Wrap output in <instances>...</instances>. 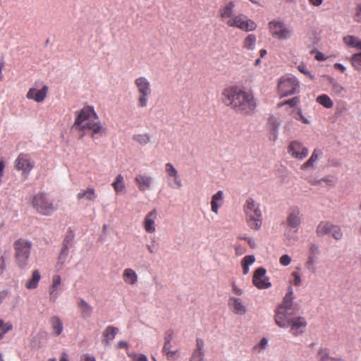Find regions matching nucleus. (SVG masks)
I'll return each instance as SVG.
<instances>
[{
  "instance_id": "nucleus-1",
  "label": "nucleus",
  "mask_w": 361,
  "mask_h": 361,
  "mask_svg": "<svg viewBox=\"0 0 361 361\" xmlns=\"http://www.w3.org/2000/svg\"><path fill=\"white\" fill-rule=\"evenodd\" d=\"M222 103L237 114L249 115L257 108V101L251 91L237 85L224 88L221 93Z\"/></svg>"
},
{
  "instance_id": "nucleus-2",
  "label": "nucleus",
  "mask_w": 361,
  "mask_h": 361,
  "mask_svg": "<svg viewBox=\"0 0 361 361\" xmlns=\"http://www.w3.org/2000/svg\"><path fill=\"white\" fill-rule=\"evenodd\" d=\"M73 126L80 130L90 131L92 138L105 132V128L100 123L94 108L90 106H84L78 112Z\"/></svg>"
},
{
  "instance_id": "nucleus-3",
  "label": "nucleus",
  "mask_w": 361,
  "mask_h": 361,
  "mask_svg": "<svg viewBox=\"0 0 361 361\" xmlns=\"http://www.w3.org/2000/svg\"><path fill=\"white\" fill-rule=\"evenodd\" d=\"M295 310L293 308V291L289 288L286 294L283 302L275 311L274 322L280 328H288L291 319H293Z\"/></svg>"
},
{
  "instance_id": "nucleus-4",
  "label": "nucleus",
  "mask_w": 361,
  "mask_h": 361,
  "mask_svg": "<svg viewBox=\"0 0 361 361\" xmlns=\"http://www.w3.org/2000/svg\"><path fill=\"white\" fill-rule=\"evenodd\" d=\"M243 212L248 227L252 230L259 231L263 223L260 204L252 197H248L243 204Z\"/></svg>"
},
{
  "instance_id": "nucleus-5",
  "label": "nucleus",
  "mask_w": 361,
  "mask_h": 361,
  "mask_svg": "<svg viewBox=\"0 0 361 361\" xmlns=\"http://www.w3.org/2000/svg\"><path fill=\"white\" fill-rule=\"evenodd\" d=\"M13 247L18 267L21 269H25L28 264L32 243L25 240L19 239L14 243Z\"/></svg>"
},
{
  "instance_id": "nucleus-6",
  "label": "nucleus",
  "mask_w": 361,
  "mask_h": 361,
  "mask_svg": "<svg viewBox=\"0 0 361 361\" xmlns=\"http://www.w3.org/2000/svg\"><path fill=\"white\" fill-rule=\"evenodd\" d=\"M268 29L271 35L279 40L290 39L293 33L292 28L283 21L273 20L268 23Z\"/></svg>"
},
{
  "instance_id": "nucleus-7",
  "label": "nucleus",
  "mask_w": 361,
  "mask_h": 361,
  "mask_svg": "<svg viewBox=\"0 0 361 361\" xmlns=\"http://www.w3.org/2000/svg\"><path fill=\"white\" fill-rule=\"evenodd\" d=\"M135 85L138 92L137 106L145 108L147 106L148 100L152 94L151 84L145 77H140L135 79Z\"/></svg>"
},
{
  "instance_id": "nucleus-8",
  "label": "nucleus",
  "mask_w": 361,
  "mask_h": 361,
  "mask_svg": "<svg viewBox=\"0 0 361 361\" xmlns=\"http://www.w3.org/2000/svg\"><path fill=\"white\" fill-rule=\"evenodd\" d=\"M32 205L39 214L44 216H49L55 211L53 202L42 192L33 196Z\"/></svg>"
},
{
  "instance_id": "nucleus-9",
  "label": "nucleus",
  "mask_w": 361,
  "mask_h": 361,
  "mask_svg": "<svg viewBox=\"0 0 361 361\" xmlns=\"http://www.w3.org/2000/svg\"><path fill=\"white\" fill-rule=\"evenodd\" d=\"M298 80L291 75L281 77L278 82V91L281 97H286L297 92L299 90Z\"/></svg>"
},
{
  "instance_id": "nucleus-10",
  "label": "nucleus",
  "mask_w": 361,
  "mask_h": 361,
  "mask_svg": "<svg viewBox=\"0 0 361 361\" xmlns=\"http://www.w3.org/2000/svg\"><path fill=\"white\" fill-rule=\"evenodd\" d=\"M316 234L318 237L331 235L334 239L338 240L343 238V232L339 226L333 224L328 221H322L316 228Z\"/></svg>"
},
{
  "instance_id": "nucleus-11",
  "label": "nucleus",
  "mask_w": 361,
  "mask_h": 361,
  "mask_svg": "<svg viewBox=\"0 0 361 361\" xmlns=\"http://www.w3.org/2000/svg\"><path fill=\"white\" fill-rule=\"evenodd\" d=\"M228 27L238 28L245 32L254 31L257 29L256 23L243 14L236 15Z\"/></svg>"
},
{
  "instance_id": "nucleus-12",
  "label": "nucleus",
  "mask_w": 361,
  "mask_h": 361,
  "mask_svg": "<svg viewBox=\"0 0 361 361\" xmlns=\"http://www.w3.org/2000/svg\"><path fill=\"white\" fill-rule=\"evenodd\" d=\"M288 153L294 159L303 160L309 154V149L302 143L297 141H291L287 147Z\"/></svg>"
},
{
  "instance_id": "nucleus-13",
  "label": "nucleus",
  "mask_w": 361,
  "mask_h": 361,
  "mask_svg": "<svg viewBox=\"0 0 361 361\" xmlns=\"http://www.w3.org/2000/svg\"><path fill=\"white\" fill-rule=\"evenodd\" d=\"M307 322L303 317H295L288 324L289 332L293 336H298L302 334L306 329Z\"/></svg>"
},
{
  "instance_id": "nucleus-14",
  "label": "nucleus",
  "mask_w": 361,
  "mask_h": 361,
  "mask_svg": "<svg viewBox=\"0 0 361 361\" xmlns=\"http://www.w3.org/2000/svg\"><path fill=\"white\" fill-rule=\"evenodd\" d=\"M266 269L263 267L257 268L254 272L252 283L259 289L268 288L271 286L266 276Z\"/></svg>"
},
{
  "instance_id": "nucleus-15",
  "label": "nucleus",
  "mask_w": 361,
  "mask_h": 361,
  "mask_svg": "<svg viewBox=\"0 0 361 361\" xmlns=\"http://www.w3.org/2000/svg\"><path fill=\"white\" fill-rule=\"evenodd\" d=\"M15 167L24 173H28L34 167V162L29 154L21 153L15 161Z\"/></svg>"
},
{
  "instance_id": "nucleus-16",
  "label": "nucleus",
  "mask_w": 361,
  "mask_h": 361,
  "mask_svg": "<svg viewBox=\"0 0 361 361\" xmlns=\"http://www.w3.org/2000/svg\"><path fill=\"white\" fill-rule=\"evenodd\" d=\"M235 6V4L233 1H229L225 5L221 6L219 10V14L221 20L226 23L228 26L229 25L231 21H232L234 17L236 16L233 13Z\"/></svg>"
},
{
  "instance_id": "nucleus-17",
  "label": "nucleus",
  "mask_w": 361,
  "mask_h": 361,
  "mask_svg": "<svg viewBox=\"0 0 361 361\" xmlns=\"http://www.w3.org/2000/svg\"><path fill=\"white\" fill-rule=\"evenodd\" d=\"M134 182L138 190L143 192L152 188L153 179L147 173H138L135 176Z\"/></svg>"
},
{
  "instance_id": "nucleus-18",
  "label": "nucleus",
  "mask_w": 361,
  "mask_h": 361,
  "mask_svg": "<svg viewBox=\"0 0 361 361\" xmlns=\"http://www.w3.org/2000/svg\"><path fill=\"white\" fill-rule=\"evenodd\" d=\"M229 309L235 314L244 315L247 312V307L242 299L235 297H231L228 300Z\"/></svg>"
},
{
  "instance_id": "nucleus-19",
  "label": "nucleus",
  "mask_w": 361,
  "mask_h": 361,
  "mask_svg": "<svg viewBox=\"0 0 361 361\" xmlns=\"http://www.w3.org/2000/svg\"><path fill=\"white\" fill-rule=\"evenodd\" d=\"M48 90L49 88L46 85L43 86L40 90L30 88L26 94V97L28 99H32L36 102L41 103L44 102L47 97Z\"/></svg>"
},
{
  "instance_id": "nucleus-20",
  "label": "nucleus",
  "mask_w": 361,
  "mask_h": 361,
  "mask_svg": "<svg viewBox=\"0 0 361 361\" xmlns=\"http://www.w3.org/2000/svg\"><path fill=\"white\" fill-rule=\"evenodd\" d=\"M62 279L60 275L55 274L52 276L51 285L49 287L50 300L55 302L58 298L59 293L61 290Z\"/></svg>"
},
{
  "instance_id": "nucleus-21",
  "label": "nucleus",
  "mask_w": 361,
  "mask_h": 361,
  "mask_svg": "<svg viewBox=\"0 0 361 361\" xmlns=\"http://www.w3.org/2000/svg\"><path fill=\"white\" fill-rule=\"evenodd\" d=\"M287 224L290 228L298 229L301 224V216L298 207L291 208L287 216Z\"/></svg>"
},
{
  "instance_id": "nucleus-22",
  "label": "nucleus",
  "mask_w": 361,
  "mask_h": 361,
  "mask_svg": "<svg viewBox=\"0 0 361 361\" xmlns=\"http://www.w3.org/2000/svg\"><path fill=\"white\" fill-rule=\"evenodd\" d=\"M157 218L156 209L149 212L145 217L143 226L145 231L148 233H154L156 231L155 221Z\"/></svg>"
},
{
  "instance_id": "nucleus-23",
  "label": "nucleus",
  "mask_w": 361,
  "mask_h": 361,
  "mask_svg": "<svg viewBox=\"0 0 361 361\" xmlns=\"http://www.w3.org/2000/svg\"><path fill=\"white\" fill-rule=\"evenodd\" d=\"M322 151L320 149H314L308 160L301 165L300 169L305 171L309 169H313L314 167V164L322 157Z\"/></svg>"
},
{
  "instance_id": "nucleus-24",
  "label": "nucleus",
  "mask_w": 361,
  "mask_h": 361,
  "mask_svg": "<svg viewBox=\"0 0 361 361\" xmlns=\"http://www.w3.org/2000/svg\"><path fill=\"white\" fill-rule=\"evenodd\" d=\"M165 169L166 172L167 173L168 176L173 179L176 186L178 188H180L182 186V183L178 177V171L176 169L171 163L166 164Z\"/></svg>"
},
{
  "instance_id": "nucleus-25",
  "label": "nucleus",
  "mask_w": 361,
  "mask_h": 361,
  "mask_svg": "<svg viewBox=\"0 0 361 361\" xmlns=\"http://www.w3.org/2000/svg\"><path fill=\"white\" fill-rule=\"evenodd\" d=\"M223 199L224 192L221 190L218 191L212 196L211 201V209L215 214H218L219 209L222 205Z\"/></svg>"
},
{
  "instance_id": "nucleus-26",
  "label": "nucleus",
  "mask_w": 361,
  "mask_h": 361,
  "mask_svg": "<svg viewBox=\"0 0 361 361\" xmlns=\"http://www.w3.org/2000/svg\"><path fill=\"white\" fill-rule=\"evenodd\" d=\"M123 279L125 283L129 285H134L137 281V275L133 269L127 268L123 271Z\"/></svg>"
},
{
  "instance_id": "nucleus-27",
  "label": "nucleus",
  "mask_w": 361,
  "mask_h": 361,
  "mask_svg": "<svg viewBox=\"0 0 361 361\" xmlns=\"http://www.w3.org/2000/svg\"><path fill=\"white\" fill-rule=\"evenodd\" d=\"M49 323L51 324L54 335L56 336H59L63 329V323L61 319L58 317L54 316L50 319Z\"/></svg>"
},
{
  "instance_id": "nucleus-28",
  "label": "nucleus",
  "mask_w": 361,
  "mask_h": 361,
  "mask_svg": "<svg viewBox=\"0 0 361 361\" xmlns=\"http://www.w3.org/2000/svg\"><path fill=\"white\" fill-rule=\"evenodd\" d=\"M96 198L97 194L93 188H87L86 190H82L77 194V199L78 200L85 199L89 201H94Z\"/></svg>"
},
{
  "instance_id": "nucleus-29",
  "label": "nucleus",
  "mask_w": 361,
  "mask_h": 361,
  "mask_svg": "<svg viewBox=\"0 0 361 361\" xmlns=\"http://www.w3.org/2000/svg\"><path fill=\"white\" fill-rule=\"evenodd\" d=\"M118 333V329L113 326H108L103 332V336L104 338V343L108 345L110 341H113L116 335Z\"/></svg>"
},
{
  "instance_id": "nucleus-30",
  "label": "nucleus",
  "mask_w": 361,
  "mask_h": 361,
  "mask_svg": "<svg viewBox=\"0 0 361 361\" xmlns=\"http://www.w3.org/2000/svg\"><path fill=\"white\" fill-rule=\"evenodd\" d=\"M41 275L39 271L36 269L34 270L32 273L31 278L26 282L25 287L27 289H35L37 286L38 283L40 281Z\"/></svg>"
},
{
  "instance_id": "nucleus-31",
  "label": "nucleus",
  "mask_w": 361,
  "mask_h": 361,
  "mask_svg": "<svg viewBox=\"0 0 361 361\" xmlns=\"http://www.w3.org/2000/svg\"><path fill=\"white\" fill-rule=\"evenodd\" d=\"M78 306L80 310L81 316L82 318L86 319L90 317L92 312V307L83 299L79 300L78 302Z\"/></svg>"
},
{
  "instance_id": "nucleus-32",
  "label": "nucleus",
  "mask_w": 361,
  "mask_h": 361,
  "mask_svg": "<svg viewBox=\"0 0 361 361\" xmlns=\"http://www.w3.org/2000/svg\"><path fill=\"white\" fill-rule=\"evenodd\" d=\"M343 42L348 47L361 50V39L353 35H347L343 37Z\"/></svg>"
},
{
  "instance_id": "nucleus-33",
  "label": "nucleus",
  "mask_w": 361,
  "mask_h": 361,
  "mask_svg": "<svg viewBox=\"0 0 361 361\" xmlns=\"http://www.w3.org/2000/svg\"><path fill=\"white\" fill-rule=\"evenodd\" d=\"M112 187L114 188L116 193H121L125 191L126 185L124 178L121 174H118L116 177L115 180L112 183Z\"/></svg>"
},
{
  "instance_id": "nucleus-34",
  "label": "nucleus",
  "mask_w": 361,
  "mask_h": 361,
  "mask_svg": "<svg viewBox=\"0 0 361 361\" xmlns=\"http://www.w3.org/2000/svg\"><path fill=\"white\" fill-rule=\"evenodd\" d=\"M317 358L319 361H343L340 357H331L326 348H320L318 350Z\"/></svg>"
},
{
  "instance_id": "nucleus-35",
  "label": "nucleus",
  "mask_w": 361,
  "mask_h": 361,
  "mask_svg": "<svg viewBox=\"0 0 361 361\" xmlns=\"http://www.w3.org/2000/svg\"><path fill=\"white\" fill-rule=\"evenodd\" d=\"M257 37L254 34L248 35L243 42V48L247 50H253L255 47Z\"/></svg>"
},
{
  "instance_id": "nucleus-36",
  "label": "nucleus",
  "mask_w": 361,
  "mask_h": 361,
  "mask_svg": "<svg viewBox=\"0 0 361 361\" xmlns=\"http://www.w3.org/2000/svg\"><path fill=\"white\" fill-rule=\"evenodd\" d=\"M329 84L331 87V91L336 94H340L344 91V87L336 79L327 76Z\"/></svg>"
},
{
  "instance_id": "nucleus-37",
  "label": "nucleus",
  "mask_w": 361,
  "mask_h": 361,
  "mask_svg": "<svg viewBox=\"0 0 361 361\" xmlns=\"http://www.w3.org/2000/svg\"><path fill=\"white\" fill-rule=\"evenodd\" d=\"M316 101L319 104L322 105L324 107L327 109H330L334 106L333 101L327 94H325L318 96L316 99Z\"/></svg>"
},
{
  "instance_id": "nucleus-38",
  "label": "nucleus",
  "mask_w": 361,
  "mask_h": 361,
  "mask_svg": "<svg viewBox=\"0 0 361 361\" xmlns=\"http://www.w3.org/2000/svg\"><path fill=\"white\" fill-rule=\"evenodd\" d=\"M133 140L142 145H145L150 142V136L147 133L137 134L133 135Z\"/></svg>"
},
{
  "instance_id": "nucleus-39",
  "label": "nucleus",
  "mask_w": 361,
  "mask_h": 361,
  "mask_svg": "<svg viewBox=\"0 0 361 361\" xmlns=\"http://www.w3.org/2000/svg\"><path fill=\"white\" fill-rule=\"evenodd\" d=\"M316 256H308V258L305 262V267L310 271L312 273L314 274L317 271V269L315 267V263L317 261Z\"/></svg>"
},
{
  "instance_id": "nucleus-40",
  "label": "nucleus",
  "mask_w": 361,
  "mask_h": 361,
  "mask_svg": "<svg viewBox=\"0 0 361 361\" xmlns=\"http://www.w3.org/2000/svg\"><path fill=\"white\" fill-rule=\"evenodd\" d=\"M351 65L357 71H361V52L354 54L351 57Z\"/></svg>"
},
{
  "instance_id": "nucleus-41",
  "label": "nucleus",
  "mask_w": 361,
  "mask_h": 361,
  "mask_svg": "<svg viewBox=\"0 0 361 361\" xmlns=\"http://www.w3.org/2000/svg\"><path fill=\"white\" fill-rule=\"evenodd\" d=\"M171 343L168 342H164V345L163 346L162 351L166 355L169 360L174 359V356L176 353V351H171Z\"/></svg>"
},
{
  "instance_id": "nucleus-42",
  "label": "nucleus",
  "mask_w": 361,
  "mask_h": 361,
  "mask_svg": "<svg viewBox=\"0 0 361 361\" xmlns=\"http://www.w3.org/2000/svg\"><path fill=\"white\" fill-rule=\"evenodd\" d=\"M13 325L10 322L5 323L0 319V339H1L5 334L12 330Z\"/></svg>"
},
{
  "instance_id": "nucleus-43",
  "label": "nucleus",
  "mask_w": 361,
  "mask_h": 361,
  "mask_svg": "<svg viewBox=\"0 0 361 361\" xmlns=\"http://www.w3.org/2000/svg\"><path fill=\"white\" fill-rule=\"evenodd\" d=\"M292 115L295 119L300 121L305 124L310 123V121L303 116L302 111L300 109L293 110L292 111Z\"/></svg>"
},
{
  "instance_id": "nucleus-44",
  "label": "nucleus",
  "mask_w": 361,
  "mask_h": 361,
  "mask_svg": "<svg viewBox=\"0 0 361 361\" xmlns=\"http://www.w3.org/2000/svg\"><path fill=\"white\" fill-rule=\"evenodd\" d=\"M68 253L69 250H68L67 247H62L58 261V266L60 265V268H61V267L65 264Z\"/></svg>"
},
{
  "instance_id": "nucleus-45",
  "label": "nucleus",
  "mask_w": 361,
  "mask_h": 361,
  "mask_svg": "<svg viewBox=\"0 0 361 361\" xmlns=\"http://www.w3.org/2000/svg\"><path fill=\"white\" fill-rule=\"evenodd\" d=\"M127 355L131 358V361H148L147 356L144 354L128 352Z\"/></svg>"
},
{
  "instance_id": "nucleus-46",
  "label": "nucleus",
  "mask_w": 361,
  "mask_h": 361,
  "mask_svg": "<svg viewBox=\"0 0 361 361\" xmlns=\"http://www.w3.org/2000/svg\"><path fill=\"white\" fill-rule=\"evenodd\" d=\"M73 240V233L71 231H68L63 240V247H67L68 250L72 246Z\"/></svg>"
},
{
  "instance_id": "nucleus-47",
  "label": "nucleus",
  "mask_w": 361,
  "mask_h": 361,
  "mask_svg": "<svg viewBox=\"0 0 361 361\" xmlns=\"http://www.w3.org/2000/svg\"><path fill=\"white\" fill-rule=\"evenodd\" d=\"M353 18L355 22L361 23V3L355 7Z\"/></svg>"
},
{
  "instance_id": "nucleus-48",
  "label": "nucleus",
  "mask_w": 361,
  "mask_h": 361,
  "mask_svg": "<svg viewBox=\"0 0 361 361\" xmlns=\"http://www.w3.org/2000/svg\"><path fill=\"white\" fill-rule=\"evenodd\" d=\"M298 71L303 73L304 75H306L310 78V80H313L314 79V75L311 74V73L307 69L306 66L303 64H300L298 66Z\"/></svg>"
},
{
  "instance_id": "nucleus-49",
  "label": "nucleus",
  "mask_w": 361,
  "mask_h": 361,
  "mask_svg": "<svg viewBox=\"0 0 361 361\" xmlns=\"http://www.w3.org/2000/svg\"><path fill=\"white\" fill-rule=\"evenodd\" d=\"M204 343L202 338H197L196 340V349L194 350L195 353H204Z\"/></svg>"
},
{
  "instance_id": "nucleus-50",
  "label": "nucleus",
  "mask_w": 361,
  "mask_h": 361,
  "mask_svg": "<svg viewBox=\"0 0 361 361\" xmlns=\"http://www.w3.org/2000/svg\"><path fill=\"white\" fill-rule=\"evenodd\" d=\"M300 103V99L298 97H295L285 101L283 104H281L280 106H283L285 104H288L291 107L297 106Z\"/></svg>"
},
{
  "instance_id": "nucleus-51",
  "label": "nucleus",
  "mask_w": 361,
  "mask_h": 361,
  "mask_svg": "<svg viewBox=\"0 0 361 361\" xmlns=\"http://www.w3.org/2000/svg\"><path fill=\"white\" fill-rule=\"evenodd\" d=\"M204 353L193 352L190 361H204Z\"/></svg>"
},
{
  "instance_id": "nucleus-52",
  "label": "nucleus",
  "mask_w": 361,
  "mask_h": 361,
  "mask_svg": "<svg viewBox=\"0 0 361 361\" xmlns=\"http://www.w3.org/2000/svg\"><path fill=\"white\" fill-rule=\"evenodd\" d=\"M255 261V258L253 255H247L241 261V264L250 266Z\"/></svg>"
},
{
  "instance_id": "nucleus-53",
  "label": "nucleus",
  "mask_w": 361,
  "mask_h": 361,
  "mask_svg": "<svg viewBox=\"0 0 361 361\" xmlns=\"http://www.w3.org/2000/svg\"><path fill=\"white\" fill-rule=\"evenodd\" d=\"M319 253V250L318 246L315 244H311L310 245V248H309V255L317 257Z\"/></svg>"
},
{
  "instance_id": "nucleus-54",
  "label": "nucleus",
  "mask_w": 361,
  "mask_h": 361,
  "mask_svg": "<svg viewBox=\"0 0 361 361\" xmlns=\"http://www.w3.org/2000/svg\"><path fill=\"white\" fill-rule=\"evenodd\" d=\"M234 248L236 255H242L246 252V248L240 244L236 243Z\"/></svg>"
},
{
  "instance_id": "nucleus-55",
  "label": "nucleus",
  "mask_w": 361,
  "mask_h": 361,
  "mask_svg": "<svg viewBox=\"0 0 361 361\" xmlns=\"http://www.w3.org/2000/svg\"><path fill=\"white\" fill-rule=\"evenodd\" d=\"M279 262L281 265L288 266L291 262V258L288 255H283L280 257Z\"/></svg>"
},
{
  "instance_id": "nucleus-56",
  "label": "nucleus",
  "mask_w": 361,
  "mask_h": 361,
  "mask_svg": "<svg viewBox=\"0 0 361 361\" xmlns=\"http://www.w3.org/2000/svg\"><path fill=\"white\" fill-rule=\"evenodd\" d=\"M292 276L293 277V283L296 286H299L301 283V279L300 274L298 272H293Z\"/></svg>"
},
{
  "instance_id": "nucleus-57",
  "label": "nucleus",
  "mask_w": 361,
  "mask_h": 361,
  "mask_svg": "<svg viewBox=\"0 0 361 361\" xmlns=\"http://www.w3.org/2000/svg\"><path fill=\"white\" fill-rule=\"evenodd\" d=\"M173 331L171 329H169L165 332L164 340L165 342L171 343L173 339Z\"/></svg>"
},
{
  "instance_id": "nucleus-58",
  "label": "nucleus",
  "mask_w": 361,
  "mask_h": 361,
  "mask_svg": "<svg viewBox=\"0 0 361 361\" xmlns=\"http://www.w3.org/2000/svg\"><path fill=\"white\" fill-rule=\"evenodd\" d=\"M6 262L4 256H0V275L3 274L6 269Z\"/></svg>"
},
{
  "instance_id": "nucleus-59",
  "label": "nucleus",
  "mask_w": 361,
  "mask_h": 361,
  "mask_svg": "<svg viewBox=\"0 0 361 361\" xmlns=\"http://www.w3.org/2000/svg\"><path fill=\"white\" fill-rule=\"evenodd\" d=\"M233 293L236 295H241L243 294V290L237 287L235 285L233 286Z\"/></svg>"
},
{
  "instance_id": "nucleus-60",
  "label": "nucleus",
  "mask_w": 361,
  "mask_h": 361,
  "mask_svg": "<svg viewBox=\"0 0 361 361\" xmlns=\"http://www.w3.org/2000/svg\"><path fill=\"white\" fill-rule=\"evenodd\" d=\"M117 347H118V348H126V349H127L128 348V344L126 341H120L117 343Z\"/></svg>"
},
{
  "instance_id": "nucleus-61",
  "label": "nucleus",
  "mask_w": 361,
  "mask_h": 361,
  "mask_svg": "<svg viewBox=\"0 0 361 361\" xmlns=\"http://www.w3.org/2000/svg\"><path fill=\"white\" fill-rule=\"evenodd\" d=\"M83 360L84 361H96L95 358L93 356L88 354H85L83 355Z\"/></svg>"
},
{
  "instance_id": "nucleus-62",
  "label": "nucleus",
  "mask_w": 361,
  "mask_h": 361,
  "mask_svg": "<svg viewBox=\"0 0 361 361\" xmlns=\"http://www.w3.org/2000/svg\"><path fill=\"white\" fill-rule=\"evenodd\" d=\"M268 343V340L266 338H263L259 343V346L261 348H264Z\"/></svg>"
},
{
  "instance_id": "nucleus-63",
  "label": "nucleus",
  "mask_w": 361,
  "mask_h": 361,
  "mask_svg": "<svg viewBox=\"0 0 361 361\" xmlns=\"http://www.w3.org/2000/svg\"><path fill=\"white\" fill-rule=\"evenodd\" d=\"M310 3L315 6H319L322 4L323 0H309Z\"/></svg>"
},
{
  "instance_id": "nucleus-64",
  "label": "nucleus",
  "mask_w": 361,
  "mask_h": 361,
  "mask_svg": "<svg viewBox=\"0 0 361 361\" xmlns=\"http://www.w3.org/2000/svg\"><path fill=\"white\" fill-rule=\"evenodd\" d=\"M60 361H68V355L66 353H61Z\"/></svg>"
}]
</instances>
